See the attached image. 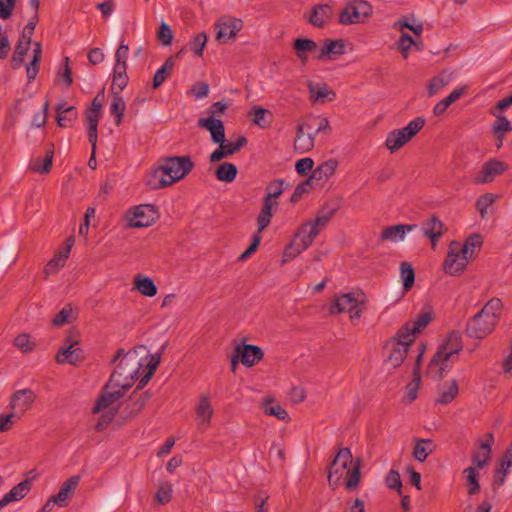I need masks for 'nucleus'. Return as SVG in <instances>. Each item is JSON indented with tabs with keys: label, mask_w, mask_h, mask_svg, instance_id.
<instances>
[{
	"label": "nucleus",
	"mask_w": 512,
	"mask_h": 512,
	"mask_svg": "<svg viewBox=\"0 0 512 512\" xmlns=\"http://www.w3.org/2000/svg\"><path fill=\"white\" fill-rule=\"evenodd\" d=\"M138 354H116L113 359L115 369L92 410L95 416L94 427L103 431L113 421L121 398L140 378L138 388H143L153 376L160 363V354H146L137 358Z\"/></svg>",
	"instance_id": "obj_1"
},
{
	"label": "nucleus",
	"mask_w": 512,
	"mask_h": 512,
	"mask_svg": "<svg viewBox=\"0 0 512 512\" xmlns=\"http://www.w3.org/2000/svg\"><path fill=\"white\" fill-rule=\"evenodd\" d=\"M334 213V209L323 208L315 219L303 223L285 248L282 255V263L291 261L310 247L321 229L331 220Z\"/></svg>",
	"instance_id": "obj_2"
},
{
	"label": "nucleus",
	"mask_w": 512,
	"mask_h": 512,
	"mask_svg": "<svg viewBox=\"0 0 512 512\" xmlns=\"http://www.w3.org/2000/svg\"><path fill=\"white\" fill-rule=\"evenodd\" d=\"M503 303L499 298H492L482 309L471 317L466 324V334L469 338L482 340L490 335L500 321Z\"/></svg>",
	"instance_id": "obj_3"
},
{
	"label": "nucleus",
	"mask_w": 512,
	"mask_h": 512,
	"mask_svg": "<svg viewBox=\"0 0 512 512\" xmlns=\"http://www.w3.org/2000/svg\"><path fill=\"white\" fill-rule=\"evenodd\" d=\"M345 478L348 490L355 489L360 481V460L353 463V457L348 448H342L331 464L328 481L330 486L336 487Z\"/></svg>",
	"instance_id": "obj_4"
},
{
	"label": "nucleus",
	"mask_w": 512,
	"mask_h": 512,
	"mask_svg": "<svg viewBox=\"0 0 512 512\" xmlns=\"http://www.w3.org/2000/svg\"><path fill=\"white\" fill-rule=\"evenodd\" d=\"M432 319L433 313L427 310L402 326L388 343L392 346L393 352H408L416 336L428 326Z\"/></svg>",
	"instance_id": "obj_5"
},
{
	"label": "nucleus",
	"mask_w": 512,
	"mask_h": 512,
	"mask_svg": "<svg viewBox=\"0 0 512 512\" xmlns=\"http://www.w3.org/2000/svg\"><path fill=\"white\" fill-rule=\"evenodd\" d=\"M366 302L365 294L360 290H354L335 296L330 307L331 314L348 313L352 320L358 319L362 313V307Z\"/></svg>",
	"instance_id": "obj_6"
},
{
	"label": "nucleus",
	"mask_w": 512,
	"mask_h": 512,
	"mask_svg": "<svg viewBox=\"0 0 512 512\" xmlns=\"http://www.w3.org/2000/svg\"><path fill=\"white\" fill-rule=\"evenodd\" d=\"M425 125V119L417 117L405 127L388 133L385 146L390 152H396L407 144Z\"/></svg>",
	"instance_id": "obj_7"
},
{
	"label": "nucleus",
	"mask_w": 512,
	"mask_h": 512,
	"mask_svg": "<svg viewBox=\"0 0 512 512\" xmlns=\"http://www.w3.org/2000/svg\"><path fill=\"white\" fill-rule=\"evenodd\" d=\"M471 258L464 254L462 243L452 241L448 246L446 258L443 262L444 273L452 276L460 275L466 269Z\"/></svg>",
	"instance_id": "obj_8"
},
{
	"label": "nucleus",
	"mask_w": 512,
	"mask_h": 512,
	"mask_svg": "<svg viewBox=\"0 0 512 512\" xmlns=\"http://www.w3.org/2000/svg\"><path fill=\"white\" fill-rule=\"evenodd\" d=\"M159 218L157 208L152 204H140L129 209L125 214L127 226L131 228H146Z\"/></svg>",
	"instance_id": "obj_9"
},
{
	"label": "nucleus",
	"mask_w": 512,
	"mask_h": 512,
	"mask_svg": "<svg viewBox=\"0 0 512 512\" xmlns=\"http://www.w3.org/2000/svg\"><path fill=\"white\" fill-rule=\"evenodd\" d=\"M372 13L373 8L369 2L351 0L340 13L339 22L343 25L363 23Z\"/></svg>",
	"instance_id": "obj_10"
},
{
	"label": "nucleus",
	"mask_w": 512,
	"mask_h": 512,
	"mask_svg": "<svg viewBox=\"0 0 512 512\" xmlns=\"http://www.w3.org/2000/svg\"><path fill=\"white\" fill-rule=\"evenodd\" d=\"M161 166L172 185L183 179L192 170L194 164L189 156H174L163 159Z\"/></svg>",
	"instance_id": "obj_11"
},
{
	"label": "nucleus",
	"mask_w": 512,
	"mask_h": 512,
	"mask_svg": "<svg viewBox=\"0 0 512 512\" xmlns=\"http://www.w3.org/2000/svg\"><path fill=\"white\" fill-rule=\"evenodd\" d=\"M451 354H425L422 366L426 364V375L434 380L443 378L452 367Z\"/></svg>",
	"instance_id": "obj_12"
},
{
	"label": "nucleus",
	"mask_w": 512,
	"mask_h": 512,
	"mask_svg": "<svg viewBox=\"0 0 512 512\" xmlns=\"http://www.w3.org/2000/svg\"><path fill=\"white\" fill-rule=\"evenodd\" d=\"M425 354H418L416 360H415V366L412 372V379L406 384L404 388V395H403V403L405 405H409L413 403L417 397L418 393L420 391L421 385H422V378H421V368H422V361L424 360Z\"/></svg>",
	"instance_id": "obj_13"
},
{
	"label": "nucleus",
	"mask_w": 512,
	"mask_h": 512,
	"mask_svg": "<svg viewBox=\"0 0 512 512\" xmlns=\"http://www.w3.org/2000/svg\"><path fill=\"white\" fill-rule=\"evenodd\" d=\"M213 415L214 408L210 396L202 394L195 407V421L200 431L204 432L210 427Z\"/></svg>",
	"instance_id": "obj_14"
},
{
	"label": "nucleus",
	"mask_w": 512,
	"mask_h": 512,
	"mask_svg": "<svg viewBox=\"0 0 512 512\" xmlns=\"http://www.w3.org/2000/svg\"><path fill=\"white\" fill-rule=\"evenodd\" d=\"M37 475L34 470L28 472L25 480L15 485L8 493H6L0 500V510L3 509L11 502L23 499L31 490L32 483Z\"/></svg>",
	"instance_id": "obj_15"
},
{
	"label": "nucleus",
	"mask_w": 512,
	"mask_h": 512,
	"mask_svg": "<svg viewBox=\"0 0 512 512\" xmlns=\"http://www.w3.org/2000/svg\"><path fill=\"white\" fill-rule=\"evenodd\" d=\"M242 28V20L238 18L225 17L216 24V39L219 42L226 43L236 37Z\"/></svg>",
	"instance_id": "obj_16"
},
{
	"label": "nucleus",
	"mask_w": 512,
	"mask_h": 512,
	"mask_svg": "<svg viewBox=\"0 0 512 512\" xmlns=\"http://www.w3.org/2000/svg\"><path fill=\"white\" fill-rule=\"evenodd\" d=\"M35 400V394L30 389H21L13 393L9 407L12 413L20 418L28 411Z\"/></svg>",
	"instance_id": "obj_17"
},
{
	"label": "nucleus",
	"mask_w": 512,
	"mask_h": 512,
	"mask_svg": "<svg viewBox=\"0 0 512 512\" xmlns=\"http://www.w3.org/2000/svg\"><path fill=\"white\" fill-rule=\"evenodd\" d=\"M506 169L507 166L503 162L495 159L489 160L483 164L480 171L474 176V182L476 184L490 183Z\"/></svg>",
	"instance_id": "obj_18"
},
{
	"label": "nucleus",
	"mask_w": 512,
	"mask_h": 512,
	"mask_svg": "<svg viewBox=\"0 0 512 512\" xmlns=\"http://www.w3.org/2000/svg\"><path fill=\"white\" fill-rule=\"evenodd\" d=\"M81 480L79 475H74L68 478L60 487L57 494L51 496L52 501L59 507H66L69 505L78 485Z\"/></svg>",
	"instance_id": "obj_19"
},
{
	"label": "nucleus",
	"mask_w": 512,
	"mask_h": 512,
	"mask_svg": "<svg viewBox=\"0 0 512 512\" xmlns=\"http://www.w3.org/2000/svg\"><path fill=\"white\" fill-rule=\"evenodd\" d=\"M315 145V135L309 123L300 124L297 127L294 146L300 153H307L313 149Z\"/></svg>",
	"instance_id": "obj_20"
},
{
	"label": "nucleus",
	"mask_w": 512,
	"mask_h": 512,
	"mask_svg": "<svg viewBox=\"0 0 512 512\" xmlns=\"http://www.w3.org/2000/svg\"><path fill=\"white\" fill-rule=\"evenodd\" d=\"M307 86L313 103L324 104L336 99V93L324 83L308 81Z\"/></svg>",
	"instance_id": "obj_21"
},
{
	"label": "nucleus",
	"mask_w": 512,
	"mask_h": 512,
	"mask_svg": "<svg viewBox=\"0 0 512 512\" xmlns=\"http://www.w3.org/2000/svg\"><path fill=\"white\" fill-rule=\"evenodd\" d=\"M198 126L209 131L211 140L214 143L223 142L225 140V128L220 119H217L214 116L200 118L198 120Z\"/></svg>",
	"instance_id": "obj_22"
},
{
	"label": "nucleus",
	"mask_w": 512,
	"mask_h": 512,
	"mask_svg": "<svg viewBox=\"0 0 512 512\" xmlns=\"http://www.w3.org/2000/svg\"><path fill=\"white\" fill-rule=\"evenodd\" d=\"M417 228L415 224H397L389 226L383 230L381 239L393 243L402 242L405 240L406 234L412 232Z\"/></svg>",
	"instance_id": "obj_23"
},
{
	"label": "nucleus",
	"mask_w": 512,
	"mask_h": 512,
	"mask_svg": "<svg viewBox=\"0 0 512 512\" xmlns=\"http://www.w3.org/2000/svg\"><path fill=\"white\" fill-rule=\"evenodd\" d=\"M493 435L488 434L486 441H479V448L478 450L473 454L472 462L473 467L482 469L484 468L487 463L489 462V459L491 457V445L493 443Z\"/></svg>",
	"instance_id": "obj_24"
},
{
	"label": "nucleus",
	"mask_w": 512,
	"mask_h": 512,
	"mask_svg": "<svg viewBox=\"0 0 512 512\" xmlns=\"http://www.w3.org/2000/svg\"><path fill=\"white\" fill-rule=\"evenodd\" d=\"M338 166L339 161L337 159L329 158L312 171L310 180L327 182L335 174Z\"/></svg>",
	"instance_id": "obj_25"
},
{
	"label": "nucleus",
	"mask_w": 512,
	"mask_h": 512,
	"mask_svg": "<svg viewBox=\"0 0 512 512\" xmlns=\"http://www.w3.org/2000/svg\"><path fill=\"white\" fill-rule=\"evenodd\" d=\"M246 143V139L244 137L239 138L236 142H219V148L213 151L210 155L211 162H218L221 159L233 155L237 152L244 144Z\"/></svg>",
	"instance_id": "obj_26"
},
{
	"label": "nucleus",
	"mask_w": 512,
	"mask_h": 512,
	"mask_svg": "<svg viewBox=\"0 0 512 512\" xmlns=\"http://www.w3.org/2000/svg\"><path fill=\"white\" fill-rule=\"evenodd\" d=\"M468 86L462 85L457 86L454 88L448 96L440 100L433 108V114L435 116H441L443 115L446 110L449 108L450 105H452L454 102H456L458 99H460L467 91Z\"/></svg>",
	"instance_id": "obj_27"
},
{
	"label": "nucleus",
	"mask_w": 512,
	"mask_h": 512,
	"mask_svg": "<svg viewBox=\"0 0 512 512\" xmlns=\"http://www.w3.org/2000/svg\"><path fill=\"white\" fill-rule=\"evenodd\" d=\"M145 185L150 190H159L168 186H171V183L167 179L166 174H164V170L161 164L151 170L145 177Z\"/></svg>",
	"instance_id": "obj_28"
},
{
	"label": "nucleus",
	"mask_w": 512,
	"mask_h": 512,
	"mask_svg": "<svg viewBox=\"0 0 512 512\" xmlns=\"http://www.w3.org/2000/svg\"><path fill=\"white\" fill-rule=\"evenodd\" d=\"M263 412L268 416L276 417L278 420L289 422L288 412L274 398L268 397L263 399L261 403Z\"/></svg>",
	"instance_id": "obj_29"
},
{
	"label": "nucleus",
	"mask_w": 512,
	"mask_h": 512,
	"mask_svg": "<svg viewBox=\"0 0 512 512\" xmlns=\"http://www.w3.org/2000/svg\"><path fill=\"white\" fill-rule=\"evenodd\" d=\"M462 335L458 331L449 332L440 342L437 352H461Z\"/></svg>",
	"instance_id": "obj_30"
},
{
	"label": "nucleus",
	"mask_w": 512,
	"mask_h": 512,
	"mask_svg": "<svg viewBox=\"0 0 512 512\" xmlns=\"http://www.w3.org/2000/svg\"><path fill=\"white\" fill-rule=\"evenodd\" d=\"M344 53V43L341 40H326L324 44L319 47L317 58L325 61L331 59L334 55Z\"/></svg>",
	"instance_id": "obj_31"
},
{
	"label": "nucleus",
	"mask_w": 512,
	"mask_h": 512,
	"mask_svg": "<svg viewBox=\"0 0 512 512\" xmlns=\"http://www.w3.org/2000/svg\"><path fill=\"white\" fill-rule=\"evenodd\" d=\"M134 289L145 297H154L157 294V287L152 278L137 274L133 281Z\"/></svg>",
	"instance_id": "obj_32"
},
{
	"label": "nucleus",
	"mask_w": 512,
	"mask_h": 512,
	"mask_svg": "<svg viewBox=\"0 0 512 512\" xmlns=\"http://www.w3.org/2000/svg\"><path fill=\"white\" fill-rule=\"evenodd\" d=\"M331 18V7L328 4H318L312 8L309 22L315 27H323Z\"/></svg>",
	"instance_id": "obj_33"
},
{
	"label": "nucleus",
	"mask_w": 512,
	"mask_h": 512,
	"mask_svg": "<svg viewBox=\"0 0 512 512\" xmlns=\"http://www.w3.org/2000/svg\"><path fill=\"white\" fill-rule=\"evenodd\" d=\"M293 48L297 57L304 63L308 60V54L318 51L319 46L314 40L298 38L294 41Z\"/></svg>",
	"instance_id": "obj_34"
},
{
	"label": "nucleus",
	"mask_w": 512,
	"mask_h": 512,
	"mask_svg": "<svg viewBox=\"0 0 512 512\" xmlns=\"http://www.w3.org/2000/svg\"><path fill=\"white\" fill-rule=\"evenodd\" d=\"M452 79V73H448L446 71H443L439 75L433 77L427 86L428 95L431 97L438 94L452 81Z\"/></svg>",
	"instance_id": "obj_35"
},
{
	"label": "nucleus",
	"mask_w": 512,
	"mask_h": 512,
	"mask_svg": "<svg viewBox=\"0 0 512 512\" xmlns=\"http://www.w3.org/2000/svg\"><path fill=\"white\" fill-rule=\"evenodd\" d=\"M443 224L436 216L432 217L423 225V234L430 238L433 247H435L439 237L442 235Z\"/></svg>",
	"instance_id": "obj_36"
},
{
	"label": "nucleus",
	"mask_w": 512,
	"mask_h": 512,
	"mask_svg": "<svg viewBox=\"0 0 512 512\" xmlns=\"http://www.w3.org/2000/svg\"><path fill=\"white\" fill-rule=\"evenodd\" d=\"M436 446L430 439H419L416 441L413 456L419 462H424L434 452Z\"/></svg>",
	"instance_id": "obj_37"
},
{
	"label": "nucleus",
	"mask_w": 512,
	"mask_h": 512,
	"mask_svg": "<svg viewBox=\"0 0 512 512\" xmlns=\"http://www.w3.org/2000/svg\"><path fill=\"white\" fill-rule=\"evenodd\" d=\"M458 392V384L456 380H452L439 390L436 403L447 405L456 398Z\"/></svg>",
	"instance_id": "obj_38"
},
{
	"label": "nucleus",
	"mask_w": 512,
	"mask_h": 512,
	"mask_svg": "<svg viewBox=\"0 0 512 512\" xmlns=\"http://www.w3.org/2000/svg\"><path fill=\"white\" fill-rule=\"evenodd\" d=\"M69 255H67V252H63L59 250L56 252L54 257L47 263L45 269H44V275L45 277H49L50 275L56 274L61 268L65 266L66 260L68 259Z\"/></svg>",
	"instance_id": "obj_39"
},
{
	"label": "nucleus",
	"mask_w": 512,
	"mask_h": 512,
	"mask_svg": "<svg viewBox=\"0 0 512 512\" xmlns=\"http://www.w3.org/2000/svg\"><path fill=\"white\" fill-rule=\"evenodd\" d=\"M283 180H275L268 184L266 188V195L263 203H270L276 207L278 205L277 198L283 193Z\"/></svg>",
	"instance_id": "obj_40"
},
{
	"label": "nucleus",
	"mask_w": 512,
	"mask_h": 512,
	"mask_svg": "<svg viewBox=\"0 0 512 512\" xmlns=\"http://www.w3.org/2000/svg\"><path fill=\"white\" fill-rule=\"evenodd\" d=\"M263 354H234L231 359V369L236 372L239 363L246 367H251L260 362Z\"/></svg>",
	"instance_id": "obj_41"
},
{
	"label": "nucleus",
	"mask_w": 512,
	"mask_h": 512,
	"mask_svg": "<svg viewBox=\"0 0 512 512\" xmlns=\"http://www.w3.org/2000/svg\"><path fill=\"white\" fill-rule=\"evenodd\" d=\"M497 196L492 193H486L480 196L476 202V209L482 219H484L493 209V204Z\"/></svg>",
	"instance_id": "obj_42"
},
{
	"label": "nucleus",
	"mask_w": 512,
	"mask_h": 512,
	"mask_svg": "<svg viewBox=\"0 0 512 512\" xmlns=\"http://www.w3.org/2000/svg\"><path fill=\"white\" fill-rule=\"evenodd\" d=\"M413 46L420 49L417 45V42L407 32L402 31L400 38L396 42V48L400 51L404 59L409 57L410 50Z\"/></svg>",
	"instance_id": "obj_43"
},
{
	"label": "nucleus",
	"mask_w": 512,
	"mask_h": 512,
	"mask_svg": "<svg viewBox=\"0 0 512 512\" xmlns=\"http://www.w3.org/2000/svg\"><path fill=\"white\" fill-rule=\"evenodd\" d=\"M112 92L119 94L128 84L126 68H113Z\"/></svg>",
	"instance_id": "obj_44"
},
{
	"label": "nucleus",
	"mask_w": 512,
	"mask_h": 512,
	"mask_svg": "<svg viewBox=\"0 0 512 512\" xmlns=\"http://www.w3.org/2000/svg\"><path fill=\"white\" fill-rule=\"evenodd\" d=\"M236 175L237 168L232 163H223L216 170V177L222 182L230 183L236 178Z\"/></svg>",
	"instance_id": "obj_45"
},
{
	"label": "nucleus",
	"mask_w": 512,
	"mask_h": 512,
	"mask_svg": "<svg viewBox=\"0 0 512 512\" xmlns=\"http://www.w3.org/2000/svg\"><path fill=\"white\" fill-rule=\"evenodd\" d=\"M463 473L465 475L466 483L468 485V490H467L468 494L474 495V494L478 493L480 490V485L478 482L479 473L476 471V468L473 466L467 467L463 471Z\"/></svg>",
	"instance_id": "obj_46"
},
{
	"label": "nucleus",
	"mask_w": 512,
	"mask_h": 512,
	"mask_svg": "<svg viewBox=\"0 0 512 512\" xmlns=\"http://www.w3.org/2000/svg\"><path fill=\"white\" fill-rule=\"evenodd\" d=\"M126 109V103L119 94H114L113 100L110 105V111L115 116V123L119 125L122 122L123 115Z\"/></svg>",
	"instance_id": "obj_47"
},
{
	"label": "nucleus",
	"mask_w": 512,
	"mask_h": 512,
	"mask_svg": "<svg viewBox=\"0 0 512 512\" xmlns=\"http://www.w3.org/2000/svg\"><path fill=\"white\" fill-rule=\"evenodd\" d=\"M482 244V236L479 234H472L468 236L464 244H462V249L464 251V254H467L472 259L475 251L480 249Z\"/></svg>",
	"instance_id": "obj_48"
},
{
	"label": "nucleus",
	"mask_w": 512,
	"mask_h": 512,
	"mask_svg": "<svg viewBox=\"0 0 512 512\" xmlns=\"http://www.w3.org/2000/svg\"><path fill=\"white\" fill-rule=\"evenodd\" d=\"M173 67H174L173 60L168 59L165 61V63L162 65V67L156 71V73L153 77V88L154 89H157L165 82V80L167 79V76L173 70Z\"/></svg>",
	"instance_id": "obj_49"
},
{
	"label": "nucleus",
	"mask_w": 512,
	"mask_h": 512,
	"mask_svg": "<svg viewBox=\"0 0 512 512\" xmlns=\"http://www.w3.org/2000/svg\"><path fill=\"white\" fill-rule=\"evenodd\" d=\"M273 208L275 207L269 202L263 203L262 209L257 217L258 233H261L269 225L273 217Z\"/></svg>",
	"instance_id": "obj_50"
},
{
	"label": "nucleus",
	"mask_w": 512,
	"mask_h": 512,
	"mask_svg": "<svg viewBox=\"0 0 512 512\" xmlns=\"http://www.w3.org/2000/svg\"><path fill=\"white\" fill-rule=\"evenodd\" d=\"M53 163V151H49L46 154L44 160L39 158H35L31 163V169L37 173L45 174L48 173L52 167Z\"/></svg>",
	"instance_id": "obj_51"
},
{
	"label": "nucleus",
	"mask_w": 512,
	"mask_h": 512,
	"mask_svg": "<svg viewBox=\"0 0 512 512\" xmlns=\"http://www.w3.org/2000/svg\"><path fill=\"white\" fill-rule=\"evenodd\" d=\"M41 59V45L39 42L34 43L33 57L31 63L27 66V77L29 80H33L38 72V62Z\"/></svg>",
	"instance_id": "obj_52"
},
{
	"label": "nucleus",
	"mask_w": 512,
	"mask_h": 512,
	"mask_svg": "<svg viewBox=\"0 0 512 512\" xmlns=\"http://www.w3.org/2000/svg\"><path fill=\"white\" fill-rule=\"evenodd\" d=\"M172 485L169 482H161L158 486L155 499L159 504H167L172 498Z\"/></svg>",
	"instance_id": "obj_53"
},
{
	"label": "nucleus",
	"mask_w": 512,
	"mask_h": 512,
	"mask_svg": "<svg viewBox=\"0 0 512 512\" xmlns=\"http://www.w3.org/2000/svg\"><path fill=\"white\" fill-rule=\"evenodd\" d=\"M83 349L81 345L80 336L77 334H71L67 337L63 346H61L58 352H79Z\"/></svg>",
	"instance_id": "obj_54"
},
{
	"label": "nucleus",
	"mask_w": 512,
	"mask_h": 512,
	"mask_svg": "<svg viewBox=\"0 0 512 512\" xmlns=\"http://www.w3.org/2000/svg\"><path fill=\"white\" fill-rule=\"evenodd\" d=\"M400 275L403 281V287L408 290L414 283L415 274L412 266L407 262H403L400 266Z\"/></svg>",
	"instance_id": "obj_55"
},
{
	"label": "nucleus",
	"mask_w": 512,
	"mask_h": 512,
	"mask_svg": "<svg viewBox=\"0 0 512 512\" xmlns=\"http://www.w3.org/2000/svg\"><path fill=\"white\" fill-rule=\"evenodd\" d=\"M14 344L18 349H21L23 352H29L38 348L36 346V342L32 340L28 334L18 335L14 340Z\"/></svg>",
	"instance_id": "obj_56"
},
{
	"label": "nucleus",
	"mask_w": 512,
	"mask_h": 512,
	"mask_svg": "<svg viewBox=\"0 0 512 512\" xmlns=\"http://www.w3.org/2000/svg\"><path fill=\"white\" fill-rule=\"evenodd\" d=\"M393 27L402 34V31H405V29H409L412 31L415 35L420 36L423 32V24L418 22L415 26H409V21L406 18H402L397 20Z\"/></svg>",
	"instance_id": "obj_57"
},
{
	"label": "nucleus",
	"mask_w": 512,
	"mask_h": 512,
	"mask_svg": "<svg viewBox=\"0 0 512 512\" xmlns=\"http://www.w3.org/2000/svg\"><path fill=\"white\" fill-rule=\"evenodd\" d=\"M30 45L31 42L19 40V43L13 55V63L15 66H20L23 63L24 56L29 51Z\"/></svg>",
	"instance_id": "obj_58"
},
{
	"label": "nucleus",
	"mask_w": 512,
	"mask_h": 512,
	"mask_svg": "<svg viewBox=\"0 0 512 512\" xmlns=\"http://www.w3.org/2000/svg\"><path fill=\"white\" fill-rule=\"evenodd\" d=\"M206 43L207 35L204 32H201L195 35V37L191 40L189 46L195 55L202 56L203 49Z\"/></svg>",
	"instance_id": "obj_59"
},
{
	"label": "nucleus",
	"mask_w": 512,
	"mask_h": 512,
	"mask_svg": "<svg viewBox=\"0 0 512 512\" xmlns=\"http://www.w3.org/2000/svg\"><path fill=\"white\" fill-rule=\"evenodd\" d=\"M84 360L82 354H56V362L60 365L77 366Z\"/></svg>",
	"instance_id": "obj_60"
},
{
	"label": "nucleus",
	"mask_w": 512,
	"mask_h": 512,
	"mask_svg": "<svg viewBox=\"0 0 512 512\" xmlns=\"http://www.w3.org/2000/svg\"><path fill=\"white\" fill-rule=\"evenodd\" d=\"M129 56V47L123 42L120 44L115 53V64L114 68H126V61Z\"/></svg>",
	"instance_id": "obj_61"
},
{
	"label": "nucleus",
	"mask_w": 512,
	"mask_h": 512,
	"mask_svg": "<svg viewBox=\"0 0 512 512\" xmlns=\"http://www.w3.org/2000/svg\"><path fill=\"white\" fill-rule=\"evenodd\" d=\"M493 115L497 118L492 127L494 133L508 132L511 130V123L505 116L496 112H494Z\"/></svg>",
	"instance_id": "obj_62"
},
{
	"label": "nucleus",
	"mask_w": 512,
	"mask_h": 512,
	"mask_svg": "<svg viewBox=\"0 0 512 512\" xmlns=\"http://www.w3.org/2000/svg\"><path fill=\"white\" fill-rule=\"evenodd\" d=\"M159 41L164 45L168 46L172 43L173 40V32L168 24L162 22L160 24L158 33H157Z\"/></svg>",
	"instance_id": "obj_63"
},
{
	"label": "nucleus",
	"mask_w": 512,
	"mask_h": 512,
	"mask_svg": "<svg viewBox=\"0 0 512 512\" xmlns=\"http://www.w3.org/2000/svg\"><path fill=\"white\" fill-rule=\"evenodd\" d=\"M73 309L70 305H66L53 319L52 323L55 326H62L70 320Z\"/></svg>",
	"instance_id": "obj_64"
}]
</instances>
